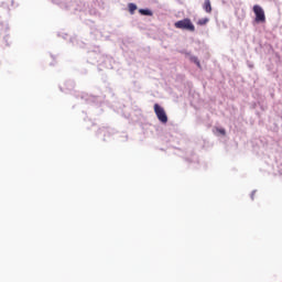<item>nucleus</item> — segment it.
Instances as JSON below:
<instances>
[{"instance_id":"nucleus-5","label":"nucleus","mask_w":282,"mask_h":282,"mask_svg":"<svg viewBox=\"0 0 282 282\" xmlns=\"http://www.w3.org/2000/svg\"><path fill=\"white\" fill-rule=\"evenodd\" d=\"M139 12L143 15V17H153V12L149 9H140Z\"/></svg>"},{"instance_id":"nucleus-2","label":"nucleus","mask_w":282,"mask_h":282,"mask_svg":"<svg viewBox=\"0 0 282 282\" xmlns=\"http://www.w3.org/2000/svg\"><path fill=\"white\" fill-rule=\"evenodd\" d=\"M154 113L158 120H160V122H162L163 124H166L169 122V117L166 116V111L159 104L154 105Z\"/></svg>"},{"instance_id":"nucleus-9","label":"nucleus","mask_w":282,"mask_h":282,"mask_svg":"<svg viewBox=\"0 0 282 282\" xmlns=\"http://www.w3.org/2000/svg\"><path fill=\"white\" fill-rule=\"evenodd\" d=\"M218 133L221 135H226V130L225 129H217Z\"/></svg>"},{"instance_id":"nucleus-6","label":"nucleus","mask_w":282,"mask_h":282,"mask_svg":"<svg viewBox=\"0 0 282 282\" xmlns=\"http://www.w3.org/2000/svg\"><path fill=\"white\" fill-rule=\"evenodd\" d=\"M128 8H129L130 14H134L135 11L138 10V6H135V3H129Z\"/></svg>"},{"instance_id":"nucleus-1","label":"nucleus","mask_w":282,"mask_h":282,"mask_svg":"<svg viewBox=\"0 0 282 282\" xmlns=\"http://www.w3.org/2000/svg\"><path fill=\"white\" fill-rule=\"evenodd\" d=\"M174 26L176 28V30H186L187 32H195V24H193V22L188 18L175 22Z\"/></svg>"},{"instance_id":"nucleus-8","label":"nucleus","mask_w":282,"mask_h":282,"mask_svg":"<svg viewBox=\"0 0 282 282\" xmlns=\"http://www.w3.org/2000/svg\"><path fill=\"white\" fill-rule=\"evenodd\" d=\"M194 63H196L197 67H202V64L199 63V59L197 57H193Z\"/></svg>"},{"instance_id":"nucleus-7","label":"nucleus","mask_w":282,"mask_h":282,"mask_svg":"<svg viewBox=\"0 0 282 282\" xmlns=\"http://www.w3.org/2000/svg\"><path fill=\"white\" fill-rule=\"evenodd\" d=\"M208 18H203L200 20H198V25H206V23H208Z\"/></svg>"},{"instance_id":"nucleus-4","label":"nucleus","mask_w":282,"mask_h":282,"mask_svg":"<svg viewBox=\"0 0 282 282\" xmlns=\"http://www.w3.org/2000/svg\"><path fill=\"white\" fill-rule=\"evenodd\" d=\"M203 10H205L207 14H210V12H213V6L210 4V0H205L203 4Z\"/></svg>"},{"instance_id":"nucleus-3","label":"nucleus","mask_w":282,"mask_h":282,"mask_svg":"<svg viewBox=\"0 0 282 282\" xmlns=\"http://www.w3.org/2000/svg\"><path fill=\"white\" fill-rule=\"evenodd\" d=\"M252 10L253 14H256V23H265V11L263 8L259 4H254Z\"/></svg>"}]
</instances>
